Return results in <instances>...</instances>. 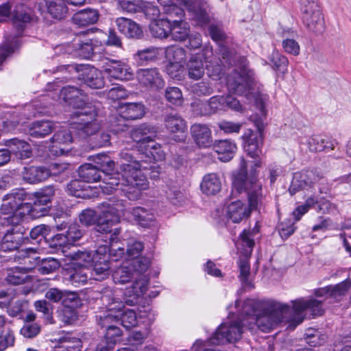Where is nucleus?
Returning a JSON list of instances; mask_svg holds the SVG:
<instances>
[{
    "instance_id": "obj_1",
    "label": "nucleus",
    "mask_w": 351,
    "mask_h": 351,
    "mask_svg": "<svg viewBox=\"0 0 351 351\" xmlns=\"http://www.w3.org/2000/svg\"><path fill=\"white\" fill-rule=\"evenodd\" d=\"M238 313L243 319H233V315L228 320L221 324L213 335L208 339L209 343L223 345L235 343L240 340L243 334V326L252 324L264 332H269L280 324H287L288 328H293L291 317V306L274 300H256L247 299Z\"/></svg>"
},
{
    "instance_id": "obj_2",
    "label": "nucleus",
    "mask_w": 351,
    "mask_h": 351,
    "mask_svg": "<svg viewBox=\"0 0 351 351\" xmlns=\"http://www.w3.org/2000/svg\"><path fill=\"white\" fill-rule=\"evenodd\" d=\"M261 165L260 160L254 162L255 168ZM245 162L242 165L240 170L234 175L232 180L233 190L239 193H245L247 196L249 208L241 201L231 202L226 208V217L233 223H239L250 216L251 210H258L263 204L264 196L262 184L258 180V173L253 169L250 175L246 172Z\"/></svg>"
},
{
    "instance_id": "obj_3",
    "label": "nucleus",
    "mask_w": 351,
    "mask_h": 351,
    "mask_svg": "<svg viewBox=\"0 0 351 351\" xmlns=\"http://www.w3.org/2000/svg\"><path fill=\"white\" fill-rule=\"evenodd\" d=\"M101 300L106 306V312L97 316L98 324L101 328H106L104 340L102 341L108 345L110 348H114L115 343L120 340L121 336V329L114 324L118 322V315L114 313L119 312L123 308V304L110 287H105L101 291Z\"/></svg>"
},
{
    "instance_id": "obj_4",
    "label": "nucleus",
    "mask_w": 351,
    "mask_h": 351,
    "mask_svg": "<svg viewBox=\"0 0 351 351\" xmlns=\"http://www.w3.org/2000/svg\"><path fill=\"white\" fill-rule=\"evenodd\" d=\"M125 205L123 201L119 199L115 202L110 200L101 204L100 214L97 216L96 212L87 208L80 213V221L86 226L96 224V230L101 233L110 232L113 226L120 221V213L123 211Z\"/></svg>"
},
{
    "instance_id": "obj_5",
    "label": "nucleus",
    "mask_w": 351,
    "mask_h": 351,
    "mask_svg": "<svg viewBox=\"0 0 351 351\" xmlns=\"http://www.w3.org/2000/svg\"><path fill=\"white\" fill-rule=\"evenodd\" d=\"M119 233L120 229L115 228L110 238V246L99 245L95 252L91 274L97 280H101L108 276L110 269V259L118 261L124 255V245L121 243L117 238Z\"/></svg>"
},
{
    "instance_id": "obj_6",
    "label": "nucleus",
    "mask_w": 351,
    "mask_h": 351,
    "mask_svg": "<svg viewBox=\"0 0 351 351\" xmlns=\"http://www.w3.org/2000/svg\"><path fill=\"white\" fill-rule=\"evenodd\" d=\"M123 162L120 166L121 181H124L125 188L128 189V198H138L140 191L149 187V182L141 171L142 165L136 160H132V155L128 151L123 150L120 153Z\"/></svg>"
},
{
    "instance_id": "obj_7",
    "label": "nucleus",
    "mask_w": 351,
    "mask_h": 351,
    "mask_svg": "<svg viewBox=\"0 0 351 351\" xmlns=\"http://www.w3.org/2000/svg\"><path fill=\"white\" fill-rule=\"evenodd\" d=\"M213 56V49L209 46H205L198 53L191 54L185 64L188 77L193 80H199L203 77L206 69L210 77L215 80H219L222 72V66L217 60L212 58Z\"/></svg>"
},
{
    "instance_id": "obj_8",
    "label": "nucleus",
    "mask_w": 351,
    "mask_h": 351,
    "mask_svg": "<svg viewBox=\"0 0 351 351\" xmlns=\"http://www.w3.org/2000/svg\"><path fill=\"white\" fill-rule=\"evenodd\" d=\"M95 162L100 172L104 173V178L99 184L102 193L107 195L114 192L120 195L124 193L128 197V189L125 188L124 181H121V171L112 173L114 162L106 154H99Z\"/></svg>"
},
{
    "instance_id": "obj_9",
    "label": "nucleus",
    "mask_w": 351,
    "mask_h": 351,
    "mask_svg": "<svg viewBox=\"0 0 351 351\" xmlns=\"http://www.w3.org/2000/svg\"><path fill=\"white\" fill-rule=\"evenodd\" d=\"M95 117V110L91 106L77 110L71 117L70 129L82 138L97 135L100 130V124Z\"/></svg>"
},
{
    "instance_id": "obj_10",
    "label": "nucleus",
    "mask_w": 351,
    "mask_h": 351,
    "mask_svg": "<svg viewBox=\"0 0 351 351\" xmlns=\"http://www.w3.org/2000/svg\"><path fill=\"white\" fill-rule=\"evenodd\" d=\"M254 73L244 62L239 71L234 70L227 77V86L230 93L247 96L254 83Z\"/></svg>"
},
{
    "instance_id": "obj_11",
    "label": "nucleus",
    "mask_w": 351,
    "mask_h": 351,
    "mask_svg": "<svg viewBox=\"0 0 351 351\" xmlns=\"http://www.w3.org/2000/svg\"><path fill=\"white\" fill-rule=\"evenodd\" d=\"M149 264L150 261L147 258L133 259L132 261L125 259L122 265L113 271V281L115 284L123 285L128 283L140 273L145 272Z\"/></svg>"
},
{
    "instance_id": "obj_12",
    "label": "nucleus",
    "mask_w": 351,
    "mask_h": 351,
    "mask_svg": "<svg viewBox=\"0 0 351 351\" xmlns=\"http://www.w3.org/2000/svg\"><path fill=\"white\" fill-rule=\"evenodd\" d=\"M291 317L293 328L300 324L304 319V311H308L313 316L323 313L322 302L314 298L305 299L300 298L291 301Z\"/></svg>"
},
{
    "instance_id": "obj_13",
    "label": "nucleus",
    "mask_w": 351,
    "mask_h": 351,
    "mask_svg": "<svg viewBox=\"0 0 351 351\" xmlns=\"http://www.w3.org/2000/svg\"><path fill=\"white\" fill-rule=\"evenodd\" d=\"M141 129L135 130L131 134L132 138L136 142V146L143 154L150 160L161 161L165 158V152L161 145L154 141L151 136L142 135Z\"/></svg>"
},
{
    "instance_id": "obj_14",
    "label": "nucleus",
    "mask_w": 351,
    "mask_h": 351,
    "mask_svg": "<svg viewBox=\"0 0 351 351\" xmlns=\"http://www.w3.org/2000/svg\"><path fill=\"white\" fill-rule=\"evenodd\" d=\"M301 12L304 24L314 32L324 29V17L320 8L313 0H301Z\"/></svg>"
},
{
    "instance_id": "obj_15",
    "label": "nucleus",
    "mask_w": 351,
    "mask_h": 351,
    "mask_svg": "<svg viewBox=\"0 0 351 351\" xmlns=\"http://www.w3.org/2000/svg\"><path fill=\"white\" fill-rule=\"evenodd\" d=\"M99 61L101 67L110 77L119 80H130L134 76L132 68L122 61L108 58H103Z\"/></svg>"
},
{
    "instance_id": "obj_16",
    "label": "nucleus",
    "mask_w": 351,
    "mask_h": 351,
    "mask_svg": "<svg viewBox=\"0 0 351 351\" xmlns=\"http://www.w3.org/2000/svg\"><path fill=\"white\" fill-rule=\"evenodd\" d=\"M97 48L93 47V40H82L81 36L75 37L71 44H67L65 47V52L83 59H89L92 57L97 58Z\"/></svg>"
},
{
    "instance_id": "obj_17",
    "label": "nucleus",
    "mask_w": 351,
    "mask_h": 351,
    "mask_svg": "<svg viewBox=\"0 0 351 351\" xmlns=\"http://www.w3.org/2000/svg\"><path fill=\"white\" fill-rule=\"evenodd\" d=\"M165 127L175 141L184 142L186 138V123L178 114H167L165 117Z\"/></svg>"
},
{
    "instance_id": "obj_18",
    "label": "nucleus",
    "mask_w": 351,
    "mask_h": 351,
    "mask_svg": "<svg viewBox=\"0 0 351 351\" xmlns=\"http://www.w3.org/2000/svg\"><path fill=\"white\" fill-rule=\"evenodd\" d=\"M140 273L134 277V282L125 289L124 293V302L128 306H134L138 303L147 291L149 280L147 276Z\"/></svg>"
},
{
    "instance_id": "obj_19",
    "label": "nucleus",
    "mask_w": 351,
    "mask_h": 351,
    "mask_svg": "<svg viewBox=\"0 0 351 351\" xmlns=\"http://www.w3.org/2000/svg\"><path fill=\"white\" fill-rule=\"evenodd\" d=\"M138 83L143 87L157 90L165 86V81L158 68L140 69L136 72Z\"/></svg>"
},
{
    "instance_id": "obj_20",
    "label": "nucleus",
    "mask_w": 351,
    "mask_h": 351,
    "mask_svg": "<svg viewBox=\"0 0 351 351\" xmlns=\"http://www.w3.org/2000/svg\"><path fill=\"white\" fill-rule=\"evenodd\" d=\"M67 68L74 69L77 72L82 71L80 75L84 80V84L91 88H101L104 86V77L101 73L93 66L80 65H67Z\"/></svg>"
},
{
    "instance_id": "obj_21",
    "label": "nucleus",
    "mask_w": 351,
    "mask_h": 351,
    "mask_svg": "<svg viewBox=\"0 0 351 351\" xmlns=\"http://www.w3.org/2000/svg\"><path fill=\"white\" fill-rule=\"evenodd\" d=\"M27 194L23 189L12 190L10 193L3 196V203L0 207L2 215H12L17 208L26 199Z\"/></svg>"
},
{
    "instance_id": "obj_22",
    "label": "nucleus",
    "mask_w": 351,
    "mask_h": 351,
    "mask_svg": "<svg viewBox=\"0 0 351 351\" xmlns=\"http://www.w3.org/2000/svg\"><path fill=\"white\" fill-rule=\"evenodd\" d=\"M72 130H60L57 132L51 138L52 145L49 147V152L55 156H62L68 152L66 146L73 141Z\"/></svg>"
},
{
    "instance_id": "obj_23",
    "label": "nucleus",
    "mask_w": 351,
    "mask_h": 351,
    "mask_svg": "<svg viewBox=\"0 0 351 351\" xmlns=\"http://www.w3.org/2000/svg\"><path fill=\"white\" fill-rule=\"evenodd\" d=\"M24 228L21 226H13L7 230L4 234L1 249L4 252L17 250L24 240Z\"/></svg>"
},
{
    "instance_id": "obj_24",
    "label": "nucleus",
    "mask_w": 351,
    "mask_h": 351,
    "mask_svg": "<svg viewBox=\"0 0 351 351\" xmlns=\"http://www.w3.org/2000/svg\"><path fill=\"white\" fill-rule=\"evenodd\" d=\"M60 97L77 110L88 107L86 104V96L80 89L74 86H69L62 88L60 90Z\"/></svg>"
},
{
    "instance_id": "obj_25",
    "label": "nucleus",
    "mask_w": 351,
    "mask_h": 351,
    "mask_svg": "<svg viewBox=\"0 0 351 351\" xmlns=\"http://www.w3.org/2000/svg\"><path fill=\"white\" fill-rule=\"evenodd\" d=\"M57 165H50L49 169L44 167H30L25 168L23 173V179L30 184L42 182L47 180L51 173H56Z\"/></svg>"
},
{
    "instance_id": "obj_26",
    "label": "nucleus",
    "mask_w": 351,
    "mask_h": 351,
    "mask_svg": "<svg viewBox=\"0 0 351 351\" xmlns=\"http://www.w3.org/2000/svg\"><path fill=\"white\" fill-rule=\"evenodd\" d=\"M258 232V230H244L240 234L235 245L238 252L245 258H249L252 252L254 245V237Z\"/></svg>"
},
{
    "instance_id": "obj_27",
    "label": "nucleus",
    "mask_w": 351,
    "mask_h": 351,
    "mask_svg": "<svg viewBox=\"0 0 351 351\" xmlns=\"http://www.w3.org/2000/svg\"><path fill=\"white\" fill-rule=\"evenodd\" d=\"M191 133L195 143L199 147L206 148L212 145V132L206 125L199 123L193 125L191 128Z\"/></svg>"
},
{
    "instance_id": "obj_28",
    "label": "nucleus",
    "mask_w": 351,
    "mask_h": 351,
    "mask_svg": "<svg viewBox=\"0 0 351 351\" xmlns=\"http://www.w3.org/2000/svg\"><path fill=\"white\" fill-rule=\"evenodd\" d=\"M29 9L24 3L16 4L11 14L14 26L16 28L18 34L23 30L25 25L31 21Z\"/></svg>"
},
{
    "instance_id": "obj_29",
    "label": "nucleus",
    "mask_w": 351,
    "mask_h": 351,
    "mask_svg": "<svg viewBox=\"0 0 351 351\" xmlns=\"http://www.w3.org/2000/svg\"><path fill=\"white\" fill-rule=\"evenodd\" d=\"M213 149L218 154V158L222 162L230 161L237 149L235 143L230 140H220L213 144Z\"/></svg>"
},
{
    "instance_id": "obj_30",
    "label": "nucleus",
    "mask_w": 351,
    "mask_h": 351,
    "mask_svg": "<svg viewBox=\"0 0 351 351\" xmlns=\"http://www.w3.org/2000/svg\"><path fill=\"white\" fill-rule=\"evenodd\" d=\"M133 219L143 228H157L154 215L143 207H134L130 211Z\"/></svg>"
},
{
    "instance_id": "obj_31",
    "label": "nucleus",
    "mask_w": 351,
    "mask_h": 351,
    "mask_svg": "<svg viewBox=\"0 0 351 351\" xmlns=\"http://www.w3.org/2000/svg\"><path fill=\"white\" fill-rule=\"evenodd\" d=\"M65 256L70 258L73 266L81 268H88L95 259V254H92L89 251H80L74 247L65 254Z\"/></svg>"
},
{
    "instance_id": "obj_32",
    "label": "nucleus",
    "mask_w": 351,
    "mask_h": 351,
    "mask_svg": "<svg viewBox=\"0 0 351 351\" xmlns=\"http://www.w3.org/2000/svg\"><path fill=\"white\" fill-rule=\"evenodd\" d=\"M29 268L23 267H11L6 269L5 282L12 285H22L30 280Z\"/></svg>"
},
{
    "instance_id": "obj_33",
    "label": "nucleus",
    "mask_w": 351,
    "mask_h": 351,
    "mask_svg": "<svg viewBox=\"0 0 351 351\" xmlns=\"http://www.w3.org/2000/svg\"><path fill=\"white\" fill-rule=\"evenodd\" d=\"M115 23L119 31L128 38H138L142 35L139 25L131 19L119 17Z\"/></svg>"
},
{
    "instance_id": "obj_34",
    "label": "nucleus",
    "mask_w": 351,
    "mask_h": 351,
    "mask_svg": "<svg viewBox=\"0 0 351 351\" xmlns=\"http://www.w3.org/2000/svg\"><path fill=\"white\" fill-rule=\"evenodd\" d=\"M53 127V123L49 120L36 121L27 127L25 132L34 138H43L51 133Z\"/></svg>"
},
{
    "instance_id": "obj_35",
    "label": "nucleus",
    "mask_w": 351,
    "mask_h": 351,
    "mask_svg": "<svg viewBox=\"0 0 351 351\" xmlns=\"http://www.w3.org/2000/svg\"><path fill=\"white\" fill-rule=\"evenodd\" d=\"M54 341L58 343L55 351H80L82 347V341L69 333L60 335Z\"/></svg>"
},
{
    "instance_id": "obj_36",
    "label": "nucleus",
    "mask_w": 351,
    "mask_h": 351,
    "mask_svg": "<svg viewBox=\"0 0 351 351\" xmlns=\"http://www.w3.org/2000/svg\"><path fill=\"white\" fill-rule=\"evenodd\" d=\"M6 145L17 158L24 160L29 158L32 156V151L31 145L23 140L17 138H12L7 141Z\"/></svg>"
},
{
    "instance_id": "obj_37",
    "label": "nucleus",
    "mask_w": 351,
    "mask_h": 351,
    "mask_svg": "<svg viewBox=\"0 0 351 351\" xmlns=\"http://www.w3.org/2000/svg\"><path fill=\"white\" fill-rule=\"evenodd\" d=\"M33 219L32 218V204L21 202L13 215L7 217L8 224L12 226H19L22 222Z\"/></svg>"
},
{
    "instance_id": "obj_38",
    "label": "nucleus",
    "mask_w": 351,
    "mask_h": 351,
    "mask_svg": "<svg viewBox=\"0 0 351 351\" xmlns=\"http://www.w3.org/2000/svg\"><path fill=\"white\" fill-rule=\"evenodd\" d=\"M162 53V49L152 46L138 50L134 58L139 65H144L159 60Z\"/></svg>"
},
{
    "instance_id": "obj_39",
    "label": "nucleus",
    "mask_w": 351,
    "mask_h": 351,
    "mask_svg": "<svg viewBox=\"0 0 351 351\" xmlns=\"http://www.w3.org/2000/svg\"><path fill=\"white\" fill-rule=\"evenodd\" d=\"M201 191L207 195H213L220 191L221 183L217 173H210L205 175L200 184Z\"/></svg>"
},
{
    "instance_id": "obj_40",
    "label": "nucleus",
    "mask_w": 351,
    "mask_h": 351,
    "mask_svg": "<svg viewBox=\"0 0 351 351\" xmlns=\"http://www.w3.org/2000/svg\"><path fill=\"white\" fill-rule=\"evenodd\" d=\"M119 113L124 119H141L145 113L144 106L140 103H125L119 108Z\"/></svg>"
},
{
    "instance_id": "obj_41",
    "label": "nucleus",
    "mask_w": 351,
    "mask_h": 351,
    "mask_svg": "<svg viewBox=\"0 0 351 351\" xmlns=\"http://www.w3.org/2000/svg\"><path fill=\"white\" fill-rule=\"evenodd\" d=\"M99 19V14L93 9H85L76 12L73 16V23L79 27L95 24Z\"/></svg>"
},
{
    "instance_id": "obj_42",
    "label": "nucleus",
    "mask_w": 351,
    "mask_h": 351,
    "mask_svg": "<svg viewBox=\"0 0 351 351\" xmlns=\"http://www.w3.org/2000/svg\"><path fill=\"white\" fill-rule=\"evenodd\" d=\"M267 100L268 96L264 95H259L255 98V104L258 110V114L252 116L251 119L259 131H261L264 128V122L267 116L265 104Z\"/></svg>"
},
{
    "instance_id": "obj_43",
    "label": "nucleus",
    "mask_w": 351,
    "mask_h": 351,
    "mask_svg": "<svg viewBox=\"0 0 351 351\" xmlns=\"http://www.w3.org/2000/svg\"><path fill=\"white\" fill-rule=\"evenodd\" d=\"M171 22L169 19H158L152 21L149 29L152 35L156 38H165L170 35Z\"/></svg>"
},
{
    "instance_id": "obj_44",
    "label": "nucleus",
    "mask_w": 351,
    "mask_h": 351,
    "mask_svg": "<svg viewBox=\"0 0 351 351\" xmlns=\"http://www.w3.org/2000/svg\"><path fill=\"white\" fill-rule=\"evenodd\" d=\"M170 34L174 40L182 41L189 36V24L182 19L173 20L171 24Z\"/></svg>"
},
{
    "instance_id": "obj_45",
    "label": "nucleus",
    "mask_w": 351,
    "mask_h": 351,
    "mask_svg": "<svg viewBox=\"0 0 351 351\" xmlns=\"http://www.w3.org/2000/svg\"><path fill=\"white\" fill-rule=\"evenodd\" d=\"M49 14L54 19H64L67 14V7L64 0H45Z\"/></svg>"
},
{
    "instance_id": "obj_46",
    "label": "nucleus",
    "mask_w": 351,
    "mask_h": 351,
    "mask_svg": "<svg viewBox=\"0 0 351 351\" xmlns=\"http://www.w3.org/2000/svg\"><path fill=\"white\" fill-rule=\"evenodd\" d=\"M123 304V308H121L119 312L114 313L115 315H118V322L121 321V324L126 328L134 327L137 325V317L136 312L132 309H125L124 301H121Z\"/></svg>"
},
{
    "instance_id": "obj_47",
    "label": "nucleus",
    "mask_w": 351,
    "mask_h": 351,
    "mask_svg": "<svg viewBox=\"0 0 351 351\" xmlns=\"http://www.w3.org/2000/svg\"><path fill=\"white\" fill-rule=\"evenodd\" d=\"M78 174L82 181L86 182H97L101 178L100 171L90 164H84L80 166Z\"/></svg>"
},
{
    "instance_id": "obj_48",
    "label": "nucleus",
    "mask_w": 351,
    "mask_h": 351,
    "mask_svg": "<svg viewBox=\"0 0 351 351\" xmlns=\"http://www.w3.org/2000/svg\"><path fill=\"white\" fill-rule=\"evenodd\" d=\"M326 339L327 336L324 332L313 328L306 329L304 335V341L312 347L324 344Z\"/></svg>"
},
{
    "instance_id": "obj_49",
    "label": "nucleus",
    "mask_w": 351,
    "mask_h": 351,
    "mask_svg": "<svg viewBox=\"0 0 351 351\" xmlns=\"http://www.w3.org/2000/svg\"><path fill=\"white\" fill-rule=\"evenodd\" d=\"M269 64L272 68L285 74L288 71L289 60L279 51L274 50L269 56Z\"/></svg>"
},
{
    "instance_id": "obj_50",
    "label": "nucleus",
    "mask_w": 351,
    "mask_h": 351,
    "mask_svg": "<svg viewBox=\"0 0 351 351\" xmlns=\"http://www.w3.org/2000/svg\"><path fill=\"white\" fill-rule=\"evenodd\" d=\"M165 58L169 62L184 64L186 62V52L182 47L171 46L167 47L165 51Z\"/></svg>"
},
{
    "instance_id": "obj_51",
    "label": "nucleus",
    "mask_w": 351,
    "mask_h": 351,
    "mask_svg": "<svg viewBox=\"0 0 351 351\" xmlns=\"http://www.w3.org/2000/svg\"><path fill=\"white\" fill-rule=\"evenodd\" d=\"M351 288V279L348 278L335 285H330V299L339 301L341 298L346 294Z\"/></svg>"
},
{
    "instance_id": "obj_52",
    "label": "nucleus",
    "mask_w": 351,
    "mask_h": 351,
    "mask_svg": "<svg viewBox=\"0 0 351 351\" xmlns=\"http://www.w3.org/2000/svg\"><path fill=\"white\" fill-rule=\"evenodd\" d=\"M90 269L88 268H74L70 271L69 280L75 286H80L86 283L88 278Z\"/></svg>"
},
{
    "instance_id": "obj_53",
    "label": "nucleus",
    "mask_w": 351,
    "mask_h": 351,
    "mask_svg": "<svg viewBox=\"0 0 351 351\" xmlns=\"http://www.w3.org/2000/svg\"><path fill=\"white\" fill-rule=\"evenodd\" d=\"M144 248L143 243L138 241H134L131 243H129L127 248V254L120 258V259L125 258L128 261H132L133 259H141L143 257H139L141 252Z\"/></svg>"
},
{
    "instance_id": "obj_54",
    "label": "nucleus",
    "mask_w": 351,
    "mask_h": 351,
    "mask_svg": "<svg viewBox=\"0 0 351 351\" xmlns=\"http://www.w3.org/2000/svg\"><path fill=\"white\" fill-rule=\"evenodd\" d=\"M60 267L57 259L49 257L42 260L40 265L38 267V271L41 274H49L53 273Z\"/></svg>"
},
{
    "instance_id": "obj_55",
    "label": "nucleus",
    "mask_w": 351,
    "mask_h": 351,
    "mask_svg": "<svg viewBox=\"0 0 351 351\" xmlns=\"http://www.w3.org/2000/svg\"><path fill=\"white\" fill-rule=\"evenodd\" d=\"M56 189L52 185H49L40 189L33 194L34 198H38L43 204H49L55 195Z\"/></svg>"
},
{
    "instance_id": "obj_56",
    "label": "nucleus",
    "mask_w": 351,
    "mask_h": 351,
    "mask_svg": "<svg viewBox=\"0 0 351 351\" xmlns=\"http://www.w3.org/2000/svg\"><path fill=\"white\" fill-rule=\"evenodd\" d=\"M119 9L123 12L134 13L138 12L141 8V0H119Z\"/></svg>"
},
{
    "instance_id": "obj_57",
    "label": "nucleus",
    "mask_w": 351,
    "mask_h": 351,
    "mask_svg": "<svg viewBox=\"0 0 351 351\" xmlns=\"http://www.w3.org/2000/svg\"><path fill=\"white\" fill-rule=\"evenodd\" d=\"M59 319L65 324H72L77 319V314L72 306H64L58 315Z\"/></svg>"
},
{
    "instance_id": "obj_58",
    "label": "nucleus",
    "mask_w": 351,
    "mask_h": 351,
    "mask_svg": "<svg viewBox=\"0 0 351 351\" xmlns=\"http://www.w3.org/2000/svg\"><path fill=\"white\" fill-rule=\"evenodd\" d=\"M50 245L58 250L61 249L64 255L69 252L66 248L67 246L69 245V243L66 234L60 233L53 236L51 239Z\"/></svg>"
},
{
    "instance_id": "obj_59",
    "label": "nucleus",
    "mask_w": 351,
    "mask_h": 351,
    "mask_svg": "<svg viewBox=\"0 0 351 351\" xmlns=\"http://www.w3.org/2000/svg\"><path fill=\"white\" fill-rule=\"evenodd\" d=\"M167 73L172 78L180 80L183 77L184 66L182 64L168 62L165 68Z\"/></svg>"
},
{
    "instance_id": "obj_60",
    "label": "nucleus",
    "mask_w": 351,
    "mask_h": 351,
    "mask_svg": "<svg viewBox=\"0 0 351 351\" xmlns=\"http://www.w3.org/2000/svg\"><path fill=\"white\" fill-rule=\"evenodd\" d=\"M14 335L10 329H5L0 333V351H3L14 345Z\"/></svg>"
},
{
    "instance_id": "obj_61",
    "label": "nucleus",
    "mask_w": 351,
    "mask_h": 351,
    "mask_svg": "<svg viewBox=\"0 0 351 351\" xmlns=\"http://www.w3.org/2000/svg\"><path fill=\"white\" fill-rule=\"evenodd\" d=\"M34 199L35 200L32 204V218L33 219L47 215L49 208V204H43L38 198Z\"/></svg>"
},
{
    "instance_id": "obj_62",
    "label": "nucleus",
    "mask_w": 351,
    "mask_h": 351,
    "mask_svg": "<svg viewBox=\"0 0 351 351\" xmlns=\"http://www.w3.org/2000/svg\"><path fill=\"white\" fill-rule=\"evenodd\" d=\"M165 97L169 102L175 105H180L183 101L182 92L178 87L167 88Z\"/></svg>"
},
{
    "instance_id": "obj_63",
    "label": "nucleus",
    "mask_w": 351,
    "mask_h": 351,
    "mask_svg": "<svg viewBox=\"0 0 351 351\" xmlns=\"http://www.w3.org/2000/svg\"><path fill=\"white\" fill-rule=\"evenodd\" d=\"M300 172H296L293 174V180L289 189L291 195L302 189H308V186L305 184L304 180L302 179Z\"/></svg>"
},
{
    "instance_id": "obj_64",
    "label": "nucleus",
    "mask_w": 351,
    "mask_h": 351,
    "mask_svg": "<svg viewBox=\"0 0 351 351\" xmlns=\"http://www.w3.org/2000/svg\"><path fill=\"white\" fill-rule=\"evenodd\" d=\"M219 128L225 134L239 133L242 128V123H235L230 121L223 120L218 123Z\"/></svg>"
}]
</instances>
